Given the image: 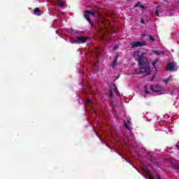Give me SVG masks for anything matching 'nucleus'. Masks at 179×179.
<instances>
[{
	"mask_svg": "<svg viewBox=\"0 0 179 179\" xmlns=\"http://www.w3.org/2000/svg\"><path fill=\"white\" fill-rule=\"evenodd\" d=\"M148 59L145 57V54H142L141 56H138V66L141 71L144 69L145 71V75H150V67L147 62Z\"/></svg>",
	"mask_w": 179,
	"mask_h": 179,
	"instance_id": "1",
	"label": "nucleus"
},
{
	"mask_svg": "<svg viewBox=\"0 0 179 179\" xmlns=\"http://www.w3.org/2000/svg\"><path fill=\"white\" fill-rule=\"evenodd\" d=\"M89 40V37L78 36L71 39L72 44H85Z\"/></svg>",
	"mask_w": 179,
	"mask_h": 179,
	"instance_id": "2",
	"label": "nucleus"
},
{
	"mask_svg": "<svg viewBox=\"0 0 179 179\" xmlns=\"http://www.w3.org/2000/svg\"><path fill=\"white\" fill-rule=\"evenodd\" d=\"M178 69V66H177V63L171 62L168 63L166 66V70L169 71V72H176Z\"/></svg>",
	"mask_w": 179,
	"mask_h": 179,
	"instance_id": "3",
	"label": "nucleus"
},
{
	"mask_svg": "<svg viewBox=\"0 0 179 179\" xmlns=\"http://www.w3.org/2000/svg\"><path fill=\"white\" fill-rule=\"evenodd\" d=\"M131 48H135L138 47H143L144 44L143 43L136 41V42H133L131 43Z\"/></svg>",
	"mask_w": 179,
	"mask_h": 179,
	"instance_id": "4",
	"label": "nucleus"
},
{
	"mask_svg": "<svg viewBox=\"0 0 179 179\" xmlns=\"http://www.w3.org/2000/svg\"><path fill=\"white\" fill-rule=\"evenodd\" d=\"M34 15H36V16H41V10H40L38 7L34 8Z\"/></svg>",
	"mask_w": 179,
	"mask_h": 179,
	"instance_id": "5",
	"label": "nucleus"
},
{
	"mask_svg": "<svg viewBox=\"0 0 179 179\" xmlns=\"http://www.w3.org/2000/svg\"><path fill=\"white\" fill-rule=\"evenodd\" d=\"M85 17L86 20H87V22L90 23L91 27H93L94 24H93V22H92V20H90V15L85 14Z\"/></svg>",
	"mask_w": 179,
	"mask_h": 179,
	"instance_id": "6",
	"label": "nucleus"
},
{
	"mask_svg": "<svg viewBox=\"0 0 179 179\" xmlns=\"http://www.w3.org/2000/svg\"><path fill=\"white\" fill-rule=\"evenodd\" d=\"M87 107H91V108H94V103H93L92 99L87 100Z\"/></svg>",
	"mask_w": 179,
	"mask_h": 179,
	"instance_id": "7",
	"label": "nucleus"
},
{
	"mask_svg": "<svg viewBox=\"0 0 179 179\" xmlns=\"http://www.w3.org/2000/svg\"><path fill=\"white\" fill-rule=\"evenodd\" d=\"M152 52H154L157 57H159V55H163V54H164V51L163 50H153Z\"/></svg>",
	"mask_w": 179,
	"mask_h": 179,
	"instance_id": "8",
	"label": "nucleus"
},
{
	"mask_svg": "<svg viewBox=\"0 0 179 179\" xmlns=\"http://www.w3.org/2000/svg\"><path fill=\"white\" fill-rule=\"evenodd\" d=\"M71 34H82V33H83V31H78L76 29H71Z\"/></svg>",
	"mask_w": 179,
	"mask_h": 179,
	"instance_id": "9",
	"label": "nucleus"
},
{
	"mask_svg": "<svg viewBox=\"0 0 179 179\" xmlns=\"http://www.w3.org/2000/svg\"><path fill=\"white\" fill-rule=\"evenodd\" d=\"M84 13H87V15H92V16H94V15H96V13L92 12L89 10H85L84 11Z\"/></svg>",
	"mask_w": 179,
	"mask_h": 179,
	"instance_id": "10",
	"label": "nucleus"
},
{
	"mask_svg": "<svg viewBox=\"0 0 179 179\" xmlns=\"http://www.w3.org/2000/svg\"><path fill=\"white\" fill-rule=\"evenodd\" d=\"M95 52L96 55L99 57V55H100V52H101V50H100V48H96Z\"/></svg>",
	"mask_w": 179,
	"mask_h": 179,
	"instance_id": "11",
	"label": "nucleus"
},
{
	"mask_svg": "<svg viewBox=\"0 0 179 179\" xmlns=\"http://www.w3.org/2000/svg\"><path fill=\"white\" fill-rule=\"evenodd\" d=\"M171 78H173V76H170L169 78L164 80L165 85H167V83L171 80Z\"/></svg>",
	"mask_w": 179,
	"mask_h": 179,
	"instance_id": "12",
	"label": "nucleus"
},
{
	"mask_svg": "<svg viewBox=\"0 0 179 179\" xmlns=\"http://www.w3.org/2000/svg\"><path fill=\"white\" fill-rule=\"evenodd\" d=\"M57 5L60 8H64V6H65V3L64 2H62V1H58L57 2Z\"/></svg>",
	"mask_w": 179,
	"mask_h": 179,
	"instance_id": "13",
	"label": "nucleus"
},
{
	"mask_svg": "<svg viewBox=\"0 0 179 179\" xmlns=\"http://www.w3.org/2000/svg\"><path fill=\"white\" fill-rule=\"evenodd\" d=\"M117 61H118V57L117 56H115V59L113 62V66H115V65H117Z\"/></svg>",
	"mask_w": 179,
	"mask_h": 179,
	"instance_id": "14",
	"label": "nucleus"
},
{
	"mask_svg": "<svg viewBox=\"0 0 179 179\" xmlns=\"http://www.w3.org/2000/svg\"><path fill=\"white\" fill-rule=\"evenodd\" d=\"M113 87H114V92L116 93V94L117 96H120V92L117 90V85H115V84L113 85Z\"/></svg>",
	"mask_w": 179,
	"mask_h": 179,
	"instance_id": "15",
	"label": "nucleus"
},
{
	"mask_svg": "<svg viewBox=\"0 0 179 179\" xmlns=\"http://www.w3.org/2000/svg\"><path fill=\"white\" fill-rule=\"evenodd\" d=\"M156 64H157V60H155L153 62H152V66L155 68V69L156 71H157V68H156Z\"/></svg>",
	"mask_w": 179,
	"mask_h": 179,
	"instance_id": "16",
	"label": "nucleus"
},
{
	"mask_svg": "<svg viewBox=\"0 0 179 179\" xmlns=\"http://www.w3.org/2000/svg\"><path fill=\"white\" fill-rule=\"evenodd\" d=\"M150 90H152V92H155V93H159V92H160V91L155 90L153 88V86H150Z\"/></svg>",
	"mask_w": 179,
	"mask_h": 179,
	"instance_id": "17",
	"label": "nucleus"
},
{
	"mask_svg": "<svg viewBox=\"0 0 179 179\" xmlns=\"http://www.w3.org/2000/svg\"><path fill=\"white\" fill-rule=\"evenodd\" d=\"M109 97L113 99V90H109Z\"/></svg>",
	"mask_w": 179,
	"mask_h": 179,
	"instance_id": "18",
	"label": "nucleus"
},
{
	"mask_svg": "<svg viewBox=\"0 0 179 179\" xmlns=\"http://www.w3.org/2000/svg\"><path fill=\"white\" fill-rule=\"evenodd\" d=\"M149 177H150V179H155V178H153V176H152V173H150V171H147Z\"/></svg>",
	"mask_w": 179,
	"mask_h": 179,
	"instance_id": "19",
	"label": "nucleus"
},
{
	"mask_svg": "<svg viewBox=\"0 0 179 179\" xmlns=\"http://www.w3.org/2000/svg\"><path fill=\"white\" fill-rule=\"evenodd\" d=\"M151 163L152 164H156V163H159V162H157L156 160H155L153 158L151 159Z\"/></svg>",
	"mask_w": 179,
	"mask_h": 179,
	"instance_id": "20",
	"label": "nucleus"
},
{
	"mask_svg": "<svg viewBox=\"0 0 179 179\" xmlns=\"http://www.w3.org/2000/svg\"><path fill=\"white\" fill-rule=\"evenodd\" d=\"M138 6H141V1L137 2V3L134 5V8H138Z\"/></svg>",
	"mask_w": 179,
	"mask_h": 179,
	"instance_id": "21",
	"label": "nucleus"
},
{
	"mask_svg": "<svg viewBox=\"0 0 179 179\" xmlns=\"http://www.w3.org/2000/svg\"><path fill=\"white\" fill-rule=\"evenodd\" d=\"M159 13H160V9L157 8L156 11H155V15H157V16H159Z\"/></svg>",
	"mask_w": 179,
	"mask_h": 179,
	"instance_id": "22",
	"label": "nucleus"
},
{
	"mask_svg": "<svg viewBox=\"0 0 179 179\" xmlns=\"http://www.w3.org/2000/svg\"><path fill=\"white\" fill-rule=\"evenodd\" d=\"M145 92L146 94H150V92L148 91L146 86L145 87Z\"/></svg>",
	"mask_w": 179,
	"mask_h": 179,
	"instance_id": "23",
	"label": "nucleus"
},
{
	"mask_svg": "<svg viewBox=\"0 0 179 179\" xmlns=\"http://www.w3.org/2000/svg\"><path fill=\"white\" fill-rule=\"evenodd\" d=\"M124 127L125 128H127V129H129V126L128 125V124H127V122H124Z\"/></svg>",
	"mask_w": 179,
	"mask_h": 179,
	"instance_id": "24",
	"label": "nucleus"
},
{
	"mask_svg": "<svg viewBox=\"0 0 179 179\" xmlns=\"http://www.w3.org/2000/svg\"><path fill=\"white\" fill-rule=\"evenodd\" d=\"M141 23H142L143 24H146V22H145V20L143 18H141Z\"/></svg>",
	"mask_w": 179,
	"mask_h": 179,
	"instance_id": "25",
	"label": "nucleus"
},
{
	"mask_svg": "<svg viewBox=\"0 0 179 179\" xmlns=\"http://www.w3.org/2000/svg\"><path fill=\"white\" fill-rule=\"evenodd\" d=\"M149 38H150V40L151 41H155V38H154L153 36H149Z\"/></svg>",
	"mask_w": 179,
	"mask_h": 179,
	"instance_id": "26",
	"label": "nucleus"
},
{
	"mask_svg": "<svg viewBox=\"0 0 179 179\" xmlns=\"http://www.w3.org/2000/svg\"><path fill=\"white\" fill-rule=\"evenodd\" d=\"M176 150H179V142H178L177 144H176Z\"/></svg>",
	"mask_w": 179,
	"mask_h": 179,
	"instance_id": "27",
	"label": "nucleus"
},
{
	"mask_svg": "<svg viewBox=\"0 0 179 179\" xmlns=\"http://www.w3.org/2000/svg\"><path fill=\"white\" fill-rule=\"evenodd\" d=\"M174 169H175L176 170H178V169H179V165H178V164L174 165Z\"/></svg>",
	"mask_w": 179,
	"mask_h": 179,
	"instance_id": "28",
	"label": "nucleus"
},
{
	"mask_svg": "<svg viewBox=\"0 0 179 179\" xmlns=\"http://www.w3.org/2000/svg\"><path fill=\"white\" fill-rule=\"evenodd\" d=\"M139 8H141V9H145V6L143 5H140V7Z\"/></svg>",
	"mask_w": 179,
	"mask_h": 179,
	"instance_id": "29",
	"label": "nucleus"
},
{
	"mask_svg": "<svg viewBox=\"0 0 179 179\" xmlns=\"http://www.w3.org/2000/svg\"><path fill=\"white\" fill-rule=\"evenodd\" d=\"M97 136L99 138L101 141L104 142V141L101 138V137L99 136V134H97Z\"/></svg>",
	"mask_w": 179,
	"mask_h": 179,
	"instance_id": "30",
	"label": "nucleus"
},
{
	"mask_svg": "<svg viewBox=\"0 0 179 179\" xmlns=\"http://www.w3.org/2000/svg\"><path fill=\"white\" fill-rule=\"evenodd\" d=\"M141 73H143V71H140L138 73V75L141 74Z\"/></svg>",
	"mask_w": 179,
	"mask_h": 179,
	"instance_id": "31",
	"label": "nucleus"
},
{
	"mask_svg": "<svg viewBox=\"0 0 179 179\" xmlns=\"http://www.w3.org/2000/svg\"><path fill=\"white\" fill-rule=\"evenodd\" d=\"M118 48V46H115L114 50H117Z\"/></svg>",
	"mask_w": 179,
	"mask_h": 179,
	"instance_id": "32",
	"label": "nucleus"
},
{
	"mask_svg": "<svg viewBox=\"0 0 179 179\" xmlns=\"http://www.w3.org/2000/svg\"><path fill=\"white\" fill-rule=\"evenodd\" d=\"M143 176L145 177V178H148V176L144 175Z\"/></svg>",
	"mask_w": 179,
	"mask_h": 179,
	"instance_id": "33",
	"label": "nucleus"
},
{
	"mask_svg": "<svg viewBox=\"0 0 179 179\" xmlns=\"http://www.w3.org/2000/svg\"><path fill=\"white\" fill-rule=\"evenodd\" d=\"M157 177L158 179H160V176L157 175Z\"/></svg>",
	"mask_w": 179,
	"mask_h": 179,
	"instance_id": "34",
	"label": "nucleus"
},
{
	"mask_svg": "<svg viewBox=\"0 0 179 179\" xmlns=\"http://www.w3.org/2000/svg\"><path fill=\"white\" fill-rule=\"evenodd\" d=\"M114 113H115V109H113Z\"/></svg>",
	"mask_w": 179,
	"mask_h": 179,
	"instance_id": "35",
	"label": "nucleus"
},
{
	"mask_svg": "<svg viewBox=\"0 0 179 179\" xmlns=\"http://www.w3.org/2000/svg\"><path fill=\"white\" fill-rule=\"evenodd\" d=\"M164 2H167V0H164Z\"/></svg>",
	"mask_w": 179,
	"mask_h": 179,
	"instance_id": "36",
	"label": "nucleus"
},
{
	"mask_svg": "<svg viewBox=\"0 0 179 179\" xmlns=\"http://www.w3.org/2000/svg\"><path fill=\"white\" fill-rule=\"evenodd\" d=\"M127 1H131V0H127Z\"/></svg>",
	"mask_w": 179,
	"mask_h": 179,
	"instance_id": "37",
	"label": "nucleus"
}]
</instances>
